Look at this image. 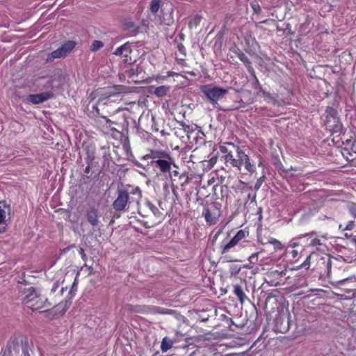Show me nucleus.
Here are the masks:
<instances>
[{"label":"nucleus","instance_id":"obj_4","mask_svg":"<svg viewBox=\"0 0 356 356\" xmlns=\"http://www.w3.org/2000/svg\"><path fill=\"white\" fill-rule=\"evenodd\" d=\"M142 197L139 187L128 190H118L117 198L113 203V207L116 211L128 210L129 204L131 202H138Z\"/></svg>","mask_w":356,"mask_h":356},{"label":"nucleus","instance_id":"obj_6","mask_svg":"<svg viewBox=\"0 0 356 356\" xmlns=\"http://www.w3.org/2000/svg\"><path fill=\"white\" fill-rule=\"evenodd\" d=\"M286 254L291 262L297 263L300 261L302 257L305 259L309 252L306 251L298 238L295 237L292 238L290 244L287 247Z\"/></svg>","mask_w":356,"mask_h":356},{"label":"nucleus","instance_id":"obj_24","mask_svg":"<svg viewBox=\"0 0 356 356\" xmlns=\"http://www.w3.org/2000/svg\"><path fill=\"white\" fill-rule=\"evenodd\" d=\"M126 30L130 31L131 33L136 34L138 32L139 26H136L135 23L132 22H128L124 24Z\"/></svg>","mask_w":356,"mask_h":356},{"label":"nucleus","instance_id":"obj_18","mask_svg":"<svg viewBox=\"0 0 356 356\" xmlns=\"http://www.w3.org/2000/svg\"><path fill=\"white\" fill-rule=\"evenodd\" d=\"M236 55L238 58L240 59L241 62L243 63L245 66L246 67L248 72L250 74H253L254 73V70L253 67L252 66V63L250 60V59L248 58V56L240 49H238L236 52Z\"/></svg>","mask_w":356,"mask_h":356},{"label":"nucleus","instance_id":"obj_43","mask_svg":"<svg viewBox=\"0 0 356 356\" xmlns=\"http://www.w3.org/2000/svg\"><path fill=\"white\" fill-rule=\"evenodd\" d=\"M64 213H65V220H68L70 218V212L69 211H67V210H65L64 211Z\"/></svg>","mask_w":356,"mask_h":356},{"label":"nucleus","instance_id":"obj_54","mask_svg":"<svg viewBox=\"0 0 356 356\" xmlns=\"http://www.w3.org/2000/svg\"><path fill=\"white\" fill-rule=\"evenodd\" d=\"M262 165V162L261 161H259L258 165L260 166Z\"/></svg>","mask_w":356,"mask_h":356},{"label":"nucleus","instance_id":"obj_9","mask_svg":"<svg viewBox=\"0 0 356 356\" xmlns=\"http://www.w3.org/2000/svg\"><path fill=\"white\" fill-rule=\"evenodd\" d=\"M286 275V269L284 266L271 268L266 273L265 280L270 286H277L284 284Z\"/></svg>","mask_w":356,"mask_h":356},{"label":"nucleus","instance_id":"obj_31","mask_svg":"<svg viewBox=\"0 0 356 356\" xmlns=\"http://www.w3.org/2000/svg\"><path fill=\"white\" fill-rule=\"evenodd\" d=\"M260 252L252 253L249 257L248 261L250 264H256L258 261V256Z\"/></svg>","mask_w":356,"mask_h":356},{"label":"nucleus","instance_id":"obj_17","mask_svg":"<svg viewBox=\"0 0 356 356\" xmlns=\"http://www.w3.org/2000/svg\"><path fill=\"white\" fill-rule=\"evenodd\" d=\"M152 165L154 168L159 169L163 173L170 172L171 170V163L165 159H156L152 161Z\"/></svg>","mask_w":356,"mask_h":356},{"label":"nucleus","instance_id":"obj_19","mask_svg":"<svg viewBox=\"0 0 356 356\" xmlns=\"http://www.w3.org/2000/svg\"><path fill=\"white\" fill-rule=\"evenodd\" d=\"M352 150L353 152H350L347 149L344 148L342 151V154L346 157V161L350 165L356 167V149L353 148V143L351 144Z\"/></svg>","mask_w":356,"mask_h":356},{"label":"nucleus","instance_id":"obj_44","mask_svg":"<svg viewBox=\"0 0 356 356\" xmlns=\"http://www.w3.org/2000/svg\"><path fill=\"white\" fill-rule=\"evenodd\" d=\"M248 198H252V201H255V199H256V194H254L253 196L252 197V195L250 194L248 195Z\"/></svg>","mask_w":356,"mask_h":356},{"label":"nucleus","instance_id":"obj_47","mask_svg":"<svg viewBox=\"0 0 356 356\" xmlns=\"http://www.w3.org/2000/svg\"><path fill=\"white\" fill-rule=\"evenodd\" d=\"M353 148L356 149V137L355 138V139L353 142Z\"/></svg>","mask_w":356,"mask_h":356},{"label":"nucleus","instance_id":"obj_46","mask_svg":"<svg viewBox=\"0 0 356 356\" xmlns=\"http://www.w3.org/2000/svg\"><path fill=\"white\" fill-rule=\"evenodd\" d=\"M252 8L256 11L257 9H258L259 10L261 9L260 8V6L259 5H257V6H254L252 5Z\"/></svg>","mask_w":356,"mask_h":356},{"label":"nucleus","instance_id":"obj_26","mask_svg":"<svg viewBox=\"0 0 356 356\" xmlns=\"http://www.w3.org/2000/svg\"><path fill=\"white\" fill-rule=\"evenodd\" d=\"M6 211L0 206V225L6 222ZM6 231V227H0V233H3Z\"/></svg>","mask_w":356,"mask_h":356},{"label":"nucleus","instance_id":"obj_8","mask_svg":"<svg viewBox=\"0 0 356 356\" xmlns=\"http://www.w3.org/2000/svg\"><path fill=\"white\" fill-rule=\"evenodd\" d=\"M200 90L213 105L217 104L218 102L228 92L227 89L219 88L212 84L202 86Z\"/></svg>","mask_w":356,"mask_h":356},{"label":"nucleus","instance_id":"obj_56","mask_svg":"<svg viewBox=\"0 0 356 356\" xmlns=\"http://www.w3.org/2000/svg\"><path fill=\"white\" fill-rule=\"evenodd\" d=\"M266 21H267V20H264V21H262L261 22H262V23H266Z\"/></svg>","mask_w":356,"mask_h":356},{"label":"nucleus","instance_id":"obj_36","mask_svg":"<svg viewBox=\"0 0 356 356\" xmlns=\"http://www.w3.org/2000/svg\"><path fill=\"white\" fill-rule=\"evenodd\" d=\"M59 286H60L59 282H56L52 286L50 295H54L56 292V291L58 289Z\"/></svg>","mask_w":356,"mask_h":356},{"label":"nucleus","instance_id":"obj_29","mask_svg":"<svg viewBox=\"0 0 356 356\" xmlns=\"http://www.w3.org/2000/svg\"><path fill=\"white\" fill-rule=\"evenodd\" d=\"M104 46V44L102 41L99 40H94L90 47V50L92 51H95L99 50Z\"/></svg>","mask_w":356,"mask_h":356},{"label":"nucleus","instance_id":"obj_28","mask_svg":"<svg viewBox=\"0 0 356 356\" xmlns=\"http://www.w3.org/2000/svg\"><path fill=\"white\" fill-rule=\"evenodd\" d=\"M270 244L273 246L275 250H282L284 249V245L277 239L272 240Z\"/></svg>","mask_w":356,"mask_h":356},{"label":"nucleus","instance_id":"obj_41","mask_svg":"<svg viewBox=\"0 0 356 356\" xmlns=\"http://www.w3.org/2000/svg\"><path fill=\"white\" fill-rule=\"evenodd\" d=\"M216 161H217L216 156H213L209 160V163H211V165H213L216 163Z\"/></svg>","mask_w":356,"mask_h":356},{"label":"nucleus","instance_id":"obj_52","mask_svg":"<svg viewBox=\"0 0 356 356\" xmlns=\"http://www.w3.org/2000/svg\"><path fill=\"white\" fill-rule=\"evenodd\" d=\"M245 267L246 268H249V269H250V268H252V266H251L250 264V265H245Z\"/></svg>","mask_w":356,"mask_h":356},{"label":"nucleus","instance_id":"obj_39","mask_svg":"<svg viewBox=\"0 0 356 356\" xmlns=\"http://www.w3.org/2000/svg\"><path fill=\"white\" fill-rule=\"evenodd\" d=\"M106 122L108 124V127L111 128V130H116V128L113 127L112 124H118V123H115L113 122L112 120L107 119Z\"/></svg>","mask_w":356,"mask_h":356},{"label":"nucleus","instance_id":"obj_38","mask_svg":"<svg viewBox=\"0 0 356 356\" xmlns=\"http://www.w3.org/2000/svg\"><path fill=\"white\" fill-rule=\"evenodd\" d=\"M79 254H80V255H81V259H82L84 261H86V259H87V257H86V254H85L84 250H83L82 248H79Z\"/></svg>","mask_w":356,"mask_h":356},{"label":"nucleus","instance_id":"obj_22","mask_svg":"<svg viewBox=\"0 0 356 356\" xmlns=\"http://www.w3.org/2000/svg\"><path fill=\"white\" fill-rule=\"evenodd\" d=\"M175 341L170 338L165 337L163 339L161 349L163 353H165L172 348Z\"/></svg>","mask_w":356,"mask_h":356},{"label":"nucleus","instance_id":"obj_33","mask_svg":"<svg viewBox=\"0 0 356 356\" xmlns=\"http://www.w3.org/2000/svg\"><path fill=\"white\" fill-rule=\"evenodd\" d=\"M264 99L268 102H273L275 104L277 102V99L273 97L269 92L263 91Z\"/></svg>","mask_w":356,"mask_h":356},{"label":"nucleus","instance_id":"obj_12","mask_svg":"<svg viewBox=\"0 0 356 356\" xmlns=\"http://www.w3.org/2000/svg\"><path fill=\"white\" fill-rule=\"evenodd\" d=\"M248 231L244 229L238 230L237 233L228 242L225 243L222 241L220 245L222 253L225 254L228 252L232 248L238 245L242 240L248 237Z\"/></svg>","mask_w":356,"mask_h":356},{"label":"nucleus","instance_id":"obj_49","mask_svg":"<svg viewBox=\"0 0 356 356\" xmlns=\"http://www.w3.org/2000/svg\"><path fill=\"white\" fill-rule=\"evenodd\" d=\"M63 291H64V287H61V289L58 290V294H62Z\"/></svg>","mask_w":356,"mask_h":356},{"label":"nucleus","instance_id":"obj_42","mask_svg":"<svg viewBox=\"0 0 356 356\" xmlns=\"http://www.w3.org/2000/svg\"><path fill=\"white\" fill-rule=\"evenodd\" d=\"M202 19V17L200 15H196L194 18L196 24H199Z\"/></svg>","mask_w":356,"mask_h":356},{"label":"nucleus","instance_id":"obj_23","mask_svg":"<svg viewBox=\"0 0 356 356\" xmlns=\"http://www.w3.org/2000/svg\"><path fill=\"white\" fill-rule=\"evenodd\" d=\"M94 159H95V157L93 156H89V155L85 159L86 162L87 163V166L83 170V172L86 175V177L88 178L90 177V176L88 175L90 173V168H91L90 166L92 165V162L93 161Z\"/></svg>","mask_w":356,"mask_h":356},{"label":"nucleus","instance_id":"obj_34","mask_svg":"<svg viewBox=\"0 0 356 356\" xmlns=\"http://www.w3.org/2000/svg\"><path fill=\"white\" fill-rule=\"evenodd\" d=\"M349 212L350 214L356 218V204L351 203L348 207Z\"/></svg>","mask_w":356,"mask_h":356},{"label":"nucleus","instance_id":"obj_27","mask_svg":"<svg viewBox=\"0 0 356 356\" xmlns=\"http://www.w3.org/2000/svg\"><path fill=\"white\" fill-rule=\"evenodd\" d=\"M111 96H108L106 98H104V99H100L98 100L97 103V106H96V110H97V112L99 115H100L101 113H99V107H102L104 105L106 104L108 102H109V98H110Z\"/></svg>","mask_w":356,"mask_h":356},{"label":"nucleus","instance_id":"obj_7","mask_svg":"<svg viewBox=\"0 0 356 356\" xmlns=\"http://www.w3.org/2000/svg\"><path fill=\"white\" fill-rule=\"evenodd\" d=\"M324 124L326 129L332 134H340L342 131L343 124L338 111L332 107L328 106L326 108Z\"/></svg>","mask_w":356,"mask_h":356},{"label":"nucleus","instance_id":"obj_5","mask_svg":"<svg viewBox=\"0 0 356 356\" xmlns=\"http://www.w3.org/2000/svg\"><path fill=\"white\" fill-rule=\"evenodd\" d=\"M300 242L302 244L304 248H316L318 250H325L326 245L323 241L326 239L324 236H319L315 231L300 234L296 236Z\"/></svg>","mask_w":356,"mask_h":356},{"label":"nucleus","instance_id":"obj_3","mask_svg":"<svg viewBox=\"0 0 356 356\" xmlns=\"http://www.w3.org/2000/svg\"><path fill=\"white\" fill-rule=\"evenodd\" d=\"M316 261L314 268L319 270L320 274L326 275L330 277L332 268V259L329 254L323 253L318 254L314 251H311L302 262H301L298 267L305 269H309L311 266L312 262Z\"/></svg>","mask_w":356,"mask_h":356},{"label":"nucleus","instance_id":"obj_57","mask_svg":"<svg viewBox=\"0 0 356 356\" xmlns=\"http://www.w3.org/2000/svg\"><path fill=\"white\" fill-rule=\"evenodd\" d=\"M214 356H220V355L218 354V355H216L215 354V355H214Z\"/></svg>","mask_w":356,"mask_h":356},{"label":"nucleus","instance_id":"obj_14","mask_svg":"<svg viewBox=\"0 0 356 356\" xmlns=\"http://www.w3.org/2000/svg\"><path fill=\"white\" fill-rule=\"evenodd\" d=\"M86 218L88 223L93 227H97L100 223V214L99 210L95 207H90L86 211Z\"/></svg>","mask_w":356,"mask_h":356},{"label":"nucleus","instance_id":"obj_10","mask_svg":"<svg viewBox=\"0 0 356 356\" xmlns=\"http://www.w3.org/2000/svg\"><path fill=\"white\" fill-rule=\"evenodd\" d=\"M221 215L220 204L218 202H213L211 208L205 207L203 209L202 216L206 222L209 225H216Z\"/></svg>","mask_w":356,"mask_h":356},{"label":"nucleus","instance_id":"obj_21","mask_svg":"<svg viewBox=\"0 0 356 356\" xmlns=\"http://www.w3.org/2000/svg\"><path fill=\"white\" fill-rule=\"evenodd\" d=\"M170 90V87L169 86H160L156 87L154 90V94L157 97H163L167 95Z\"/></svg>","mask_w":356,"mask_h":356},{"label":"nucleus","instance_id":"obj_55","mask_svg":"<svg viewBox=\"0 0 356 356\" xmlns=\"http://www.w3.org/2000/svg\"><path fill=\"white\" fill-rule=\"evenodd\" d=\"M213 179H214L213 178L212 179L209 180V184H211V182L212 181H213Z\"/></svg>","mask_w":356,"mask_h":356},{"label":"nucleus","instance_id":"obj_53","mask_svg":"<svg viewBox=\"0 0 356 356\" xmlns=\"http://www.w3.org/2000/svg\"><path fill=\"white\" fill-rule=\"evenodd\" d=\"M4 207L5 208H7L8 209V211H10V205H6V204H4Z\"/></svg>","mask_w":356,"mask_h":356},{"label":"nucleus","instance_id":"obj_1","mask_svg":"<svg viewBox=\"0 0 356 356\" xmlns=\"http://www.w3.org/2000/svg\"><path fill=\"white\" fill-rule=\"evenodd\" d=\"M78 273L76 276H78ZM77 277H75L73 284L69 291L67 297L63 301L57 303L56 301L50 302L48 298L39 294L33 287H29L24 290L22 293L23 305L32 311L44 309L43 312L49 310L51 306H55L58 309H62V313L64 314L72 303V299L75 295L77 289L76 286Z\"/></svg>","mask_w":356,"mask_h":356},{"label":"nucleus","instance_id":"obj_45","mask_svg":"<svg viewBox=\"0 0 356 356\" xmlns=\"http://www.w3.org/2000/svg\"><path fill=\"white\" fill-rule=\"evenodd\" d=\"M281 318L282 317L280 316V315H279V316L276 318L275 321L277 325L279 323L280 321H281Z\"/></svg>","mask_w":356,"mask_h":356},{"label":"nucleus","instance_id":"obj_2","mask_svg":"<svg viewBox=\"0 0 356 356\" xmlns=\"http://www.w3.org/2000/svg\"><path fill=\"white\" fill-rule=\"evenodd\" d=\"M223 154L224 163L226 166L234 168L241 172L242 167L250 174L256 172V164L250 159L249 155L242 148L233 143H225L219 147Z\"/></svg>","mask_w":356,"mask_h":356},{"label":"nucleus","instance_id":"obj_13","mask_svg":"<svg viewBox=\"0 0 356 356\" xmlns=\"http://www.w3.org/2000/svg\"><path fill=\"white\" fill-rule=\"evenodd\" d=\"M131 44L129 42L118 47L113 52V54L116 56L124 57V62L127 64H131L134 62V60L131 57Z\"/></svg>","mask_w":356,"mask_h":356},{"label":"nucleus","instance_id":"obj_40","mask_svg":"<svg viewBox=\"0 0 356 356\" xmlns=\"http://www.w3.org/2000/svg\"><path fill=\"white\" fill-rule=\"evenodd\" d=\"M151 129L152 131H154V132H158L159 131V127L156 123H154L152 125Z\"/></svg>","mask_w":356,"mask_h":356},{"label":"nucleus","instance_id":"obj_37","mask_svg":"<svg viewBox=\"0 0 356 356\" xmlns=\"http://www.w3.org/2000/svg\"><path fill=\"white\" fill-rule=\"evenodd\" d=\"M177 49L179 50V51L183 55H186V48L182 44H179L177 45Z\"/></svg>","mask_w":356,"mask_h":356},{"label":"nucleus","instance_id":"obj_30","mask_svg":"<svg viewBox=\"0 0 356 356\" xmlns=\"http://www.w3.org/2000/svg\"><path fill=\"white\" fill-rule=\"evenodd\" d=\"M265 179H266L265 175H262L261 177H260L259 178L257 179V180L254 184V191H257L261 188L263 183L265 181Z\"/></svg>","mask_w":356,"mask_h":356},{"label":"nucleus","instance_id":"obj_16","mask_svg":"<svg viewBox=\"0 0 356 356\" xmlns=\"http://www.w3.org/2000/svg\"><path fill=\"white\" fill-rule=\"evenodd\" d=\"M53 97V92H44L40 94L29 95L27 97V101L31 102L33 104H39L51 99Z\"/></svg>","mask_w":356,"mask_h":356},{"label":"nucleus","instance_id":"obj_20","mask_svg":"<svg viewBox=\"0 0 356 356\" xmlns=\"http://www.w3.org/2000/svg\"><path fill=\"white\" fill-rule=\"evenodd\" d=\"M233 293L237 297L241 304H243L248 300L241 286L238 284L233 285Z\"/></svg>","mask_w":356,"mask_h":356},{"label":"nucleus","instance_id":"obj_35","mask_svg":"<svg viewBox=\"0 0 356 356\" xmlns=\"http://www.w3.org/2000/svg\"><path fill=\"white\" fill-rule=\"evenodd\" d=\"M275 238H273V237H268V238H266L265 240L264 238H261L259 240L260 243L262 244V245H265V244H270V241H272V240H275Z\"/></svg>","mask_w":356,"mask_h":356},{"label":"nucleus","instance_id":"obj_25","mask_svg":"<svg viewBox=\"0 0 356 356\" xmlns=\"http://www.w3.org/2000/svg\"><path fill=\"white\" fill-rule=\"evenodd\" d=\"M161 0H152L150 2L149 9L152 13L156 14L160 8Z\"/></svg>","mask_w":356,"mask_h":356},{"label":"nucleus","instance_id":"obj_51","mask_svg":"<svg viewBox=\"0 0 356 356\" xmlns=\"http://www.w3.org/2000/svg\"><path fill=\"white\" fill-rule=\"evenodd\" d=\"M164 156L169 159H171L170 156H169L168 154H163Z\"/></svg>","mask_w":356,"mask_h":356},{"label":"nucleus","instance_id":"obj_11","mask_svg":"<svg viewBox=\"0 0 356 356\" xmlns=\"http://www.w3.org/2000/svg\"><path fill=\"white\" fill-rule=\"evenodd\" d=\"M75 42L74 41H67L63 44L57 49L51 51L47 58V62H52L56 58H61L65 57L74 48Z\"/></svg>","mask_w":356,"mask_h":356},{"label":"nucleus","instance_id":"obj_50","mask_svg":"<svg viewBox=\"0 0 356 356\" xmlns=\"http://www.w3.org/2000/svg\"><path fill=\"white\" fill-rule=\"evenodd\" d=\"M222 232V229H220L216 234V236H215V238H217V236L220 234Z\"/></svg>","mask_w":356,"mask_h":356},{"label":"nucleus","instance_id":"obj_48","mask_svg":"<svg viewBox=\"0 0 356 356\" xmlns=\"http://www.w3.org/2000/svg\"><path fill=\"white\" fill-rule=\"evenodd\" d=\"M23 353L24 355V356H30L28 351L26 350H23Z\"/></svg>","mask_w":356,"mask_h":356},{"label":"nucleus","instance_id":"obj_32","mask_svg":"<svg viewBox=\"0 0 356 356\" xmlns=\"http://www.w3.org/2000/svg\"><path fill=\"white\" fill-rule=\"evenodd\" d=\"M355 227V224L354 221H349L347 225L345 227H343L342 225H339V229H341L343 230H348L351 231L353 230Z\"/></svg>","mask_w":356,"mask_h":356},{"label":"nucleus","instance_id":"obj_15","mask_svg":"<svg viewBox=\"0 0 356 356\" xmlns=\"http://www.w3.org/2000/svg\"><path fill=\"white\" fill-rule=\"evenodd\" d=\"M124 308L126 311L130 313H136L142 314H147L152 312V308L148 305H131L127 303L124 305Z\"/></svg>","mask_w":356,"mask_h":356}]
</instances>
